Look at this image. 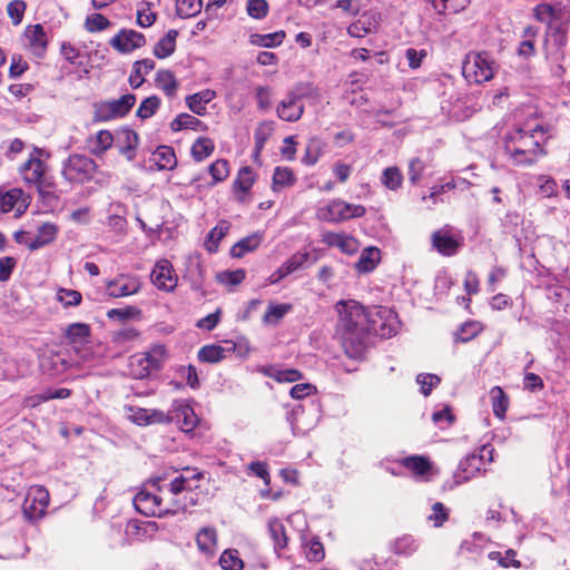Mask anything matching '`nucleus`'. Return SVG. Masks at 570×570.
Segmentation results:
<instances>
[{
  "label": "nucleus",
  "instance_id": "nucleus-4",
  "mask_svg": "<svg viewBox=\"0 0 570 570\" xmlns=\"http://www.w3.org/2000/svg\"><path fill=\"white\" fill-rule=\"evenodd\" d=\"M305 98H320L318 88L311 82L297 83L286 94L285 98L278 102L276 107L278 118L287 122L298 121L305 111L303 104V99Z\"/></svg>",
  "mask_w": 570,
  "mask_h": 570
},
{
  "label": "nucleus",
  "instance_id": "nucleus-3",
  "mask_svg": "<svg viewBox=\"0 0 570 570\" xmlns=\"http://www.w3.org/2000/svg\"><path fill=\"white\" fill-rule=\"evenodd\" d=\"M43 156L49 157V154L35 147L29 158L18 168L23 184L29 188H36L42 197L51 194L55 187L52 177L49 175V166L42 160Z\"/></svg>",
  "mask_w": 570,
  "mask_h": 570
},
{
  "label": "nucleus",
  "instance_id": "nucleus-40",
  "mask_svg": "<svg viewBox=\"0 0 570 570\" xmlns=\"http://www.w3.org/2000/svg\"><path fill=\"white\" fill-rule=\"evenodd\" d=\"M490 401L495 417L503 420L509 409L510 399L501 386H493L490 392Z\"/></svg>",
  "mask_w": 570,
  "mask_h": 570
},
{
  "label": "nucleus",
  "instance_id": "nucleus-34",
  "mask_svg": "<svg viewBox=\"0 0 570 570\" xmlns=\"http://www.w3.org/2000/svg\"><path fill=\"white\" fill-rule=\"evenodd\" d=\"M268 533L274 542V550L279 554L288 546V535L285 525L278 518H273L267 524Z\"/></svg>",
  "mask_w": 570,
  "mask_h": 570
},
{
  "label": "nucleus",
  "instance_id": "nucleus-21",
  "mask_svg": "<svg viewBox=\"0 0 570 570\" xmlns=\"http://www.w3.org/2000/svg\"><path fill=\"white\" fill-rule=\"evenodd\" d=\"M256 177V173L250 166L239 168L232 184V190L237 202L242 203L245 200V196L254 186Z\"/></svg>",
  "mask_w": 570,
  "mask_h": 570
},
{
  "label": "nucleus",
  "instance_id": "nucleus-42",
  "mask_svg": "<svg viewBox=\"0 0 570 570\" xmlns=\"http://www.w3.org/2000/svg\"><path fill=\"white\" fill-rule=\"evenodd\" d=\"M561 9H557L550 3H539L532 9L533 18L541 23H546L547 27L550 23H556L561 17Z\"/></svg>",
  "mask_w": 570,
  "mask_h": 570
},
{
  "label": "nucleus",
  "instance_id": "nucleus-8",
  "mask_svg": "<svg viewBox=\"0 0 570 570\" xmlns=\"http://www.w3.org/2000/svg\"><path fill=\"white\" fill-rule=\"evenodd\" d=\"M135 102L136 96L132 94H126L118 99L97 101L92 105V121L108 122L122 118L129 114Z\"/></svg>",
  "mask_w": 570,
  "mask_h": 570
},
{
  "label": "nucleus",
  "instance_id": "nucleus-10",
  "mask_svg": "<svg viewBox=\"0 0 570 570\" xmlns=\"http://www.w3.org/2000/svg\"><path fill=\"white\" fill-rule=\"evenodd\" d=\"M493 448L482 445L478 453H471L461 460L456 476L462 481H469L475 478L481 471L485 470L487 463L492 461Z\"/></svg>",
  "mask_w": 570,
  "mask_h": 570
},
{
  "label": "nucleus",
  "instance_id": "nucleus-37",
  "mask_svg": "<svg viewBox=\"0 0 570 570\" xmlns=\"http://www.w3.org/2000/svg\"><path fill=\"white\" fill-rule=\"evenodd\" d=\"M170 129L175 132L180 131L183 129L205 131L208 129V127L197 117L189 115L187 112H181L171 120Z\"/></svg>",
  "mask_w": 570,
  "mask_h": 570
},
{
  "label": "nucleus",
  "instance_id": "nucleus-18",
  "mask_svg": "<svg viewBox=\"0 0 570 570\" xmlns=\"http://www.w3.org/2000/svg\"><path fill=\"white\" fill-rule=\"evenodd\" d=\"M27 208L28 203L21 188H11L6 191L0 189V216L14 210V215L19 217Z\"/></svg>",
  "mask_w": 570,
  "mask_h": 570
},
{
  "label": "nucleus",
  "instance_id": "nucleus-36",
  "mask_svg": "<svg viewBox=\"0 0 570 570\" xmlns=\"http://www.w3.org/2000/svg\"><path fill=\"white\" fill-rule=\"evenodd\" d=\"M263 373L278 383H294L303 379V373L296 368H281L274 365L265 367Z\"/></svg>",
  "mask_w": 570,
  "mask_h": 570
},
{
  "label": "nucleus",
  "instance_id": "nucleus-51",
  "mask_svg": "<svg viewBox=\"0 0 570 570\" xmlns=\"http://www.w3.org/2000/svg\"><path fill=\"white\" fill-rule=\"evenodd\" d=\"M382 185L389 190H397L403 184V174L396 166L387 167L383 170L381 176Z\"/></svg>",
  "mask_w": 570,
  "mask_h": 570
},
{
  "label": "nucleus",
  "instance_id": "nucleus-52",
  "mask_svg": "<svg viewBox=\"0 0 570 570\" xmlns=\"http://www.w3.org/2000/svg\"><path fill=\"white\" fill-rule=\"evenodd\" d=\"M488 557L490 560L498 562L502 568L512 567L519 569L521 567V562L517 559V552L513 549H508L504 553L491 551Z\"/></svg>",
  "mask_w": 570,
  "mask_h": 570
},
{
  "label": "nucleus",
  "instance_id": "nucleus-38",
  "mask_svg": "<svg viewBox=\"0 0 570 570\" xmlns=\"http://www.w3.org/2000/svg\"><path fill=\"white\" fill-rule=\"evenodd\" d=\"M114 135L108 129H101L95 136L88 139L90 144V153L95 156H102L112 147Z\"/></svg>",
  "mask_w": 570,
  "mask_h": 570
},
{
  "label": "nucleus",
  "instance_id": "nucleus-54",
  "mask_svg": "<svg viewBox=\"0 0 570 570\" xmlns=\"http://www.w3.org/2000/svg\"><path fill=\"white\" fill-rule=\"evenodd\" d=\"M160 105V98L157 95H151L140 102L136 116L140 119H148L157 112Z\"/></svg>",
  "mask_w": 570,
  "mask_h": 570
},
{
  "label": "nucleus",
  "instance_id": "nucleus-47",
  "mask_svg": "<svg viewBox=\"0 0 570 570\" xmlns=\"http://www.w3.org/2000/svg\"><path fill=\"white\" fill-rule=\"evenodd\" d=\"M286 37L285 31L279 30L273 33L259 35L254 33L249 37V41L254 46L264 48H274L281 46Z\"/></svg>",
  "mask_w": 570,
  "mask_h": 570
},
{
  "label": "nucleus",
  "instance_id": "nucleus-49",
  "mask_svg": "<svg viewBox=\"0 0 570 570\" xmlns=\"http://www.w3.org/2000/svg\"><path fill=\"white\" fill-rule=\"evenodd\" d=\"M483 331V325L479 321H468L462 324L454 333V341L466 343L475 338Z\"/></svg>",
  "mask_w": 570,
  "mask_h": 570
},
{
  "label": "nucleus",
  "instance_id": "nucleus-19",
  "mask_svg": "<svg viewBox=\"0 0 570 570\" xmlns=\"http://www.w3.org/2000/svg\"><path fill=\"white\" fill-rule=\"evenodd\" d=\"M24 37L28 41V48L31 53L42 58L48 48V37L45 28L40 23L30 24L24 30Z\"/></svg>",
  "mask_w": 570,
  "mask_h": 570
},
{
  "label": "nucleus",
  "instance_id": "nucleus-23",
  "mask_svg": "<svg viewBox=\"0 0 570 570\" xmlns=\"http://www.w3.org/2000/svg\"><path fill=\"white\" fill-rule=\"evenodd\" d=\"M569 23L559 21L550 23L546 30L544 43H552L557 51L561 52L568 43Z\"/></svg>",
  "mask_w": 570,
  "mask_h": 570
},
{
  "label": "nucleus",
  "instance_id": "nucleus-60",
  "mask_svg": "<svg viewBox=\"0 0 570 570\" xmlns=\"http://www.w3.org/2000/svg\"><path fill=\"white\" fill-rule=\"evenodd\" d=\"M322 156V146L318 139H311L305 149L302 161L307 166L315 165Z\"/></svg>",
  "mask_w": 570,
  "mask_h": 570
},
{
  "label": "nucleus",
  "instance_id": "nucleus-55",
  "mask_svg": "<svg viewBox=\"0 0 570 570\" xmlns=\"http://www.w3.org/2000/svg\"><path fill=\"white\" fill-rule=\"evenodd\" d=\"M219 564L224 570H243L244 561L236 549L225 550L219 558Z\"/></svg>",
  "mask_w": 570,
  "mask_h": 570
},
{
  "label": "nucleus",
  "instance_id": "nucleus-61",
  "mask_svg": "<svg viewBox=\"0 0 570 570\" xmlns=\"http://www.w3.org/2000/svg\"><path fill=\"white\" fill-rule=\"evenodd\" d=\"M26 10L27 3L24 0H12L8 3L7 13L11 19L12 24L18 26L21 23Z\"/></svg>",
  "mask_w": 570,
  "mask_h": 570
},
{
  "label": "nucleus",
  "instance_id": "nucleus-1",
  "mask_svg": "<svg viewBox=\"0 0 570 570\" xmlns=\"http://www.w3.org/2000/svg\"><path fill=\"white\" fill-rule=\"evenodd\" d=\"M336 337L350 358H362L371 336V308L348 299L337 303Z\"/></svg>",
  "mask_w": 570,
  "mask_h": 570
},
{
  "label": "nucleus",
  "instance_id": "nucleus-32",
  "mask_svg": "<svg viewBox=\"0 0 570 570\" xmlns=\"http://www.w3.org/2000/svg\"><path fill=\"white\" fill-rule=\"evenodd\" d=\"M58 235V226L53 223H43L37 228L35 238L28 244L30 250L39 249L52 243Z\"/></svg>",
  "mask_w": 570,
  "mask_h": 570
},
{
  "label": "nucleus",
  "instance_id": "nucleus-14",
  "mask_svg": "<svg viewBox=\"0 0 570 570\" xmlns=\"http://www.w3.org/2000/svg\"><path fill=\"white\" fill-rule=\"evenodd\" d=\"M396 314L387 307L371 308V334L391 337L396 334Z\"/></svg>",
  "mask_w": 570,
  "mask_h": 570
},
{
  "label": "nucleus",
  "instance_id": "nucleus-28",
  "mask_svg": "<svg viewBox=\"0 0 570 570\" xmlns=\"http://www.w3.org/2000/svg\"><path fill=\"white\" fill-rule=\"evenodd\" d=\"M297 181L294 170L287 166H276L272 178V190L279 193L283 189L293 187Z\"/></svg>",
  "mask_w": 570,
  "mask_h": 570
},
{
  "label": "nucleus",
  "instance_id": "nucleus-29",
  "mask_svg": "<svg viewBox=\"0 0 570 570\" xmlns=\"http://www.w3.org/2000/svg\"><path fill=\"white\" fill-rule=\"evenodd\" d=\"M156 67V63L150 58L137 60L132 65L131 72L128 78V82L132 89H138L145 82V77L151 72Z\"/></svg>",
  "mask_w": 570,
  "mask_h": 570
},
{
  "label": "nucleus",
  "instance_id": "nucleus-59",
  "mask_svg": "<svg viewBox=\"0 0 570 570\" xmlns=\"http://www.w3.org/2000/svg\"><path fill=\"white\" fill-rule=\"evenodd\" d=\"M57 299L65 307H73L80 305L82 295L76 289L60 288L57 293Z\"/></svg>",
  "mask_w": 570,
  "mask_h": 570
},
{
  "label": "nucleus",
  "instance_id": "nucleus-7",
  "mask_svg": "<svg viewBox=\"0 0 570 570\" xmlns=\"http://www.w3.org/2000/svg\"><path fill=\"white\" fill-rule=\"evenodd\" d=\"M97 169L98 165L92 158L72 154L63 161L61 175L70 184L81 185L90 181Z\"/></svg>",
  "mask_w": 570,
  "mask_h": 570
},
{
  "label": "nucleus",
  "instance_id": "nucleus-22",
  "mask_svg": "<svg viewBox=\"0 0 570 570\" xmlns=\"http://www.w3.org/2000/svg\"><path fill=\"white\" fill-rule=\"evenodd\" d=\"M154 83L157 89L164 92L168 99L177 96L180 83L175 73L169 69H158L155 73Z\"/></svg>",
  "mask_w": 570,
  "mask_h": 570
},
{
  "label": "nucleus",
  "instance_id": "nucleus-20",
  "mask_svg": "<svg viewBox=\"0 0 570 570\" xmlns=\"http://www.w3.org/2000/svg\"><path fill=\"white\" fill-rule=\"evenodd\" d=\"M322 243L328 247H337L346 255L356 254L360 247L357 239L345 233L325 232L322 234Z\"/></svg>",
  "mask_w": 570,
  "mask_h": 570
},
{
  "label": "nucleus",
  "instance_id": "nucleus-2",
  "mask_svg": "<svg viewBox=\"0 0 570 570\" xmlns=\"http://www.w3.org/2000/svg\"><path fill=\"white\" fill-rule=\"evenodd\" d=\"M537 132H544L542 126L537 125L534 128L528 130L518 128L510 136L505 148L515 165L531 166L546 154L540 142L534 139V134Z\"/></svg>",
  "mask_w": 570,
  "mask_h": 570
},
{
  "label": "nucleus",
  "instance_id": "nucleus-30",
  "mask_svg": "<svg viewBox=\"0 0 570 570\" xmlns=\"http://www.w3.org/2000/svg\"><path fill=\"white\" fill-rule=\"evenodd\" d=\"M119 154L127 160H134L139 145V136L130 128H122L119 132Z\"/></svg>",
  "mask_w": 570,
  "mask_h": 570
},
{
  "label": "nucleus",
  "instance_id": "nucleus-9",
  "mask_svg": "<svg viewBox=\"0 0 570 570\" xmlns=\"http://www.w3.org/2000/svg\"><path fill=\"white\" fill-rule=\"evenodd\" d=\"M366 214L363 205L350 204L340 198L332 199L316 212V217L326 223H342L352 218H361Z\"/></svg>",
  "mask_w": 570,
  "mask_h": 570
},
{
  "label": "nucleus",
  "instance_id": "nucleus-63",
  "mask_svg": "<svg viewBox=\"0 0 570 570\" xmlns=\"http://www.w3.org/2000/svg\"><path fill=\"white\" fill-rule=\"evenodd\" d=\"M306 547V558L309 562H321L324 559L325 550L318 537L312 538Z\"/></svg>",
  "mask_w": 570,
  "mask_h": 570
},
{
  "label": "nucleus",
  "instance_id": "nucleus-48",
  "mask_svg": "<svg viewBox=\"0 0 570 570\" xmlns=\"http://www.w3.org/2000/svg\"><path fill=\"white\" fill-rule=\"evenodd\" d=\"M228 228L229 226L227 222H220L208 232L205 240V248L208 253L213 254L218 250L219 243L227 234Z\"/></svg>",
  "mask_w": 570,
  "mask_h": 570
},
{
  "label": "nucleus",
  "instance_id": "nucleus-64",
  "mask_svg": "<svg viewBox=\"0 0 570 570\" xmlns=\"http://www.w3.org/2000/svg\"><path fill=\"white\" fill-rule=\"evenodd\" d=\"M269 6L266 0H247L246 11L253 19H263L268 14Z\"/></svg>",
  "mask_w": 570,
  "mask_h": 570
},
{
  "label": "nucleus",
  "instance_id": "nucleus-31",
  "mask_svg": "<svg viewBox=\"0 0 570 570\" xmlns=\"http://www.w3.org/2000/svg\"><path fill=\"white\" fill-rule=\"evenodd\" d=\"M216 98V91L212 89H205L196 94L186 97L187 107L198 116H205L207 114L206 105Z\"/></svg>",
  "mask_w": 570,
  "mask_h": 570
},
{
  "label": "nucleus",
  "instance_id": "nucleus-25",
  "mask_svg": "<svg viewBox=\"0 0 570 570\" xmlns=\"http://www.w3.org/2000/svg\"><path fill=\"white\" fill-rule=\"evenodd\" d=\"M539 36V28L528 24L522 30V40L517 49V55L523 59L534 57L537 53L535 40Z\"/></svg>",
  "mask_w": 570,
  "mask_h": 570
},
{
  "label": "nucleus",
  "instance_id": "nucleus-58",
  "mask_svg": "<svg viewBox=\"0 0 570 570\" xmlns=\"http://www.w3.org/2000/svg\"><path fill=\"white\" fill-rule=\"evenodd\" d=\"M202 9V0H176V12L180 18L196 16Z\"/></svg>",
  "mask_w": 570,
  "mask_h": 570
},
{
  "label": "nucleus",
  "instance_id": "nucleus-17",
  "mask_svg": "<svg viewBox=\"0 0 570 570\" xmlns=\"http://www.w3.org/2000/svg\"><path fill=\"white\" fill-rule=\"evenodd\" d=\"M151 283L160 291L171 292L177 286V276L168 259H160L150 273Z\"/></svg>",
  "mask_w": 570,
  "mask_h": 570
},
{
  "label": "nucleus",
  "instance_id": "nucleus-26",
  "mask_svg": "<svg viewBox=\"0 0 570 570\" xmlns=\"http://www.w3.org/2000/svg\"><path fill=\"white\" fill-rule=\"evenodd\" d=\"M401 465L413 473L415 476H425L430 474L433 469V463L425 455H409L400 460Z\"/></svg>",
  "mask_w": 570,
  "mask_h": 570
},
{
  "label": "nucleus",
  "instance_id": "nucleus-56",
  "mask_svg": "<svg viewBox=\"0 0 570 570\" xmlns=\"http://www.w3.org/2000/svg\"><path fill=\"white\" fill-rule=\"evenodd\" d=\"M291 309V304L271 303L263 316V321L267 324H277Z\"/></svg>",
  "mask_w": 570,
  "mask_h": 570
},
{
  "label": "nucleus",
  "instance_id": "nucleus-41",
  "mask_svg": "<svg viewBox=\"0 0 570 570\" xmlns=\"http://www.w3.org/2000/svg\"><path fill=\"white\" fill-rule=\"evenodd\" d=\"M381 252L376 247H368L364 249L355 263V269L358 273H370L374 271L380 262Z\"/></svg>",
  "mask_w": 570,
  "mask_h": 570
},
{
  "label": "nucleus",
  "instance_id": "nucleus-46",
  "mask_svg": "<svg viewBox=\"0 0 570 570\" xmlns=\"http://www.w3.org/2000/svg\"><path fill=\"white\" fill-rule=\"evenodd\" d=\"M208 173L212 177V181L208 185L209 187L225 181L230 174L229 161L224 158L215 160L208 166Z\"/></svg>",
  "mask_w": 570,
  "mask_h": 570
},
{
  "label": "nucleus",
  "instance_id": "nucleus-15",
  "mask_svg": "<svg viewBox=\"0 0 570 570\" xmlns=\"http://www.w3.org/2000/svg\"><path fill=\"white\" fill-rule=\"evenodd\" d=\"M141 288L139 277L131 274H119L106 283L107 295L112 298L127 297L137 294Z\"/></svg>",
  "mask_w": 570,
  "mask_h": 570
},
{
  "label": "nucleus",
  "instance_id": "nucleus-6",
  "mask_svg": "<svg viewBox=\"0 0 570 570\" xmlns=\"http://www.w3.org/2000/svg\"><path fill=\"white\" fill-rule=\"evenodd\" d=\"M495 70V61L487 51L469 52L462 63V75L470 85L490 81Z\"/></svg>",
  "mask_w": 570,
  "mask_h": 570
},
{
  "label": "nucleus",
  "instance_id": "nucleus-35",
  "mask_svg": "<svg viewBox=\"0 0 570 570\" xmlns=\"http://www.w3.org/2000/svg\"><path fill=\"white\" fill-rule=\"evenodd\" d=\"M177 37V30H168L167 33L163 38H160L154 46L153 55L158 59H166L170 57L176 50Z\"/></svg>",
  "mask_w": 570,
  "mask_h": 570
},
{
  "label": "nucleus",
  "instance_id": "nucleus-62",
  "mask_svg": "<svg viewBox=\"0 0 570 570\" xmlns=\"http://www.w3.org/2000/svg\"><path fill=\"white\" fill-rule=\"evenodd\" d=\"M431 510L428 519L436 528L442 527L450 518V510L442 502H435Z\"/></svg>",
  "mask_w": 570,
  "mask_h": 570
},
{
  "label": "nucleus",
  "instance_id": "nucleus-43",
  "mask_svg": "<svg viewBox=\"0 0 570 570\" xmlns=\"http://www.w3.org/2000/svg\"><path fill=\"white\" fill-rule=\"evenodd\" d=\"M215 151V142L209 137H198L190 148V155L197 163L204 161Z\"/></svg>",
  "mask_w": 570,
  "mask_h": 570
},
{
  "label": "nucleus",
  "instance_id": "nucleus-45",
  "mask_svg": "<svg viewBox=\"0 0 570 570\" xmlns=\"http://www.w3.org/2000/svg\"><path fill=\"white\" fill-rule=\"evenodd\" d=\"M90 336V326L86 323H72L65 331V337L70 344H85Z\"/></svg>",
  "mask_w": 570,
  "mask_h": 570
},
{
  "label": "nucleus",
  "instance_id": "nucleus-5",
  "mask_svg": "<svg viewBox=\"0 0 570 570\" xmlns=\"http://www.w3.org/2000/svg\"><path fill=\"white\" fill-rule=\"evenodd\" d=\"M167 357L165 345H153L148 351L136 353L128 358V375L135 380L146 379L153 371H159Z\"/></svg>",
  "mask_w": 570,
  "mask_h": 570
},
{
  "label": "nucleus",
  "instance_id": "nucleus-33",
  "mask_svg": "<svg viewBox=\"0 0 570 570\" xmlns=\"http://www.w3.org/2000/svg\"><path fill=\"white\" fill-rule=\"evenodd\" d=\"M263 233L256 232L239 239L232 248L230 255L235 258H242L247 253L256 250L263 243Z\"/></svg>",
  "mask_w": 570,
  "mask_h": 570
},
{
  "label": "nucleus",
  "instance_id": "nucleus-13",
  "mask_svg": "<svg viewBox=\"0 0 570 570\" xmlns=\"http://www.w3.org/2000/svg\"><path fill=\"white\" fill-rule=\"evenodd\" d=\"M135 509L146 517L161 518L170 512V509L163 503V499L142 488L134 498Z\"/></svg>",
  "mask_w": 570,
  "mask_h": 570
},
{
  "label": "nucleus",
  "instance_id": "nucleus-12",
  "mask_svg": "<svg viewBox=\"0 0 570 570\" xmlns=\"http://www.w3.org/2000/svg\"><path fill=\"white\" fill-rule=\"evenodd\" d=\"M463 236L454 235L449 226L436 229L431 234L432 248L444 257L456 255L463 246Z\"/></svg>",
  "mask_w": 570,
  "mask_h": 570
},
{
  "label": "nucleus",
  "instance_id": "nucleus-11",
  "mask_svg": "<svg viewBox=\"0 0 570 570\" xmlns=\"http://www.w3.org/2000/svg\"><path fill=\"white\" fill-rule=\"evenodd\" d=\"M50 495L43 485H32L22 503V512L27 520L37 521L41 519L49 507Z\"/></svg>",
  "mask_w": 570,
  "mask_h": 570
},
{
  "label": "nucleus",
  "instance_id": "nucleus-16",
  "mask_svg": "<svg viewBox=\"0 0 570 570\" xmlns=\"http://www.w3.org/2000/svg\"><path fill=\"white\" fill-rule=\"evenodd\" d=\"M146 37L144 33L138 32L134 29H120L110 40L109 45L111 48L120 53H129L136 49L146 46Z\"/></svg>",
  "mask_w": 570,
  "mask_h": 570
},
{
  "label": "nucleus",
  "instance_id": "nucleus-50",
  "mask_svg": "<svg viewBox=\"0 0 570 570\" xmlns=\"http://www.w3.org/2000/svg\"><path fill=\"white\" fill-rule=\"evenodd\" d=\"M226 351L223 346L209 344L198 351L197 357L203 363H218L226 357Z\"/></svg>",
  "mask_w": 570,
  "mask_h": 570
},
{
  "label": "nucleus",
  "instance_id": "nucleus-24",
  "mask_svg": "<svg viewBox=\"0 0 570 570\" xmlns=\"http://www.w3.org/2000/svg\"><path fill=\"white\" fill-rule=\"evenodd\" d=\"M180 430L185 433L191 432L198 423V417L194 412V409L183 402L175 403L174 416Z\"/></svg>",
  "mask_w": 570,
  "mask_h": 570
},
{
  "label": "nucleus",
  "instance_id": "nucleus-39",
  "mask_svg": "<svg viewBox=\"0 0 570 570\" xmlns=\"http://www.w3.org/2000/svg\"><path fill=\"white\" fill-rule=\"evenodd\" d=\"M376 28L373 14L363 13L357 20L347 27V35L354 38H363Z\"/></svg>",
  "mask_w": 570,
  "mask_h": 570
},
{
  "label": "nucleus",
  "instance_id": "nucleus-53",
  "mask_svg": "<svg viewBox=\"0 0 570 570\" xmlns=\"http://www.w3.org/2000/svg\"><path fill=\"white\" fill-rule=\"evenodd\" d=\"M392 550L399 556H412L417 550V543L412 535L404 534L393 542Z\"/></svg>",
  "mask_w": 570,
  "mask_h": 570
},
{
  "label": "nucleus",
  "instance_id": "nucleus-57",
  "mask_svg": "<svg viewBox=\"0 0 570 570\" xmlns=\"http://www.w3.org/2000/svg\"><path fill=\"white\" fill-rule=\"evenodd\" d=\"M110 26V20L101 13H91L87 16L83 23L85 29L90 33L104 31Z\"/></svg>",
  "mask_w": 570,
  "mask_h": 570
},
{
  "label": "nucleus",
  "instance_id": "nucleus-44",
  "mask_svg": "<svg viewBox=\"0 0 570 570\" xmlns=\"http://www.w3.org/2000/svg\"><path fill=\"white\" fill-rule=\"evenodd\" d=\"M156 165L161 170H173L177 166L175 150L169 146H159L155 153Z\"/></svg>",
  "mask_w": 570,
  "mask_h": 570
},
{
  "label": "nucleus",
  "instance_id": "nucleus-27",
  "mask_svg": "<svg viewBox=\"0 0 570 570\" xmlns=\"http://www.w3.org/2000/svg\"><path fill=\"white\" fill-rule=\"evenodd\" d=\"M217 542V530L213 527H204L196 534L197 548L206 556H213L216 552Z\"/></svg>",
  "mask_w": 570,
  "mask_h": 570
}]
</instances>
